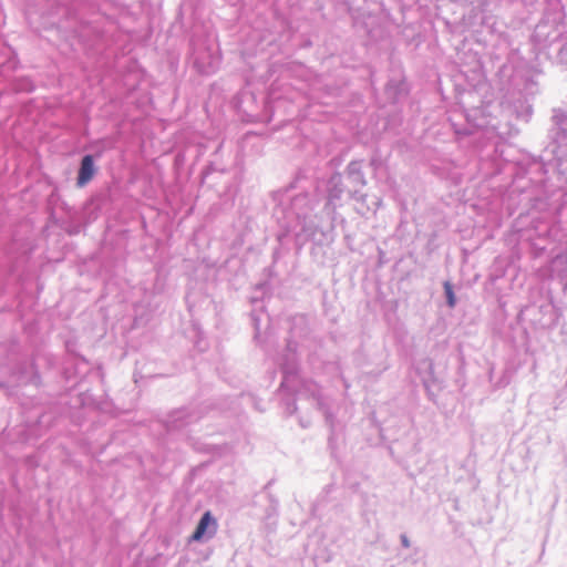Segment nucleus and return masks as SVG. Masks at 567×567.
Returning a JSON list of instances; mask_svg holds the SVG:
<instances>
[{
	"label": "nucleus",
	"instance_id": "obj_1",
	"mask_svg": "<svg viewBox=\"0 0 567 567\" xmlns=\"http://www.w3.org/2000/svg\"><path fill=\"white\" fill-rule=\"evenodd\" d=\"M95 175L94 161L92 155H85L80 165L76 185L79 187L85 186Z\"/></svg>",
	"mask_w": 567,
	"mask_h": 567
},
{
	"label": "nucleus",
	"instance_id": "obj_2",
	"mask_svg": "<svg viewBox=\"0 0 567 567\" xmlns=\"http://www.w3.org/2000/svg\"><path fill=\"white\" fill-rule=\"evenodd\" d=\"M209 527L212 529L210 534L214 535L217 529V522L210 512H206L202 516L195 532L193 533L190 537L192 540L199 542L205 536Z\"/></svg>",
	"mask_w": 567,
	"mask_h": 567
},
{
	"label": "nucleus",
	"instance_id": "obj_3",
	"mask_svg": "<svg viewBox=\"0 0 567 567\" xmlns=\"http://www.w3.org/2000/svg\"><path fill=\"white\" fill-rule=\"evenodd\" d=\"M444 290L447 299V305L450 306V308H454L456 303V298L452 285L449 281L444 284Z\"/></svg>",
	"mask_w": 567,
	"mask_h": 567
}]
</instances>
